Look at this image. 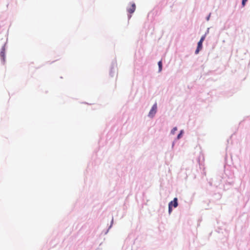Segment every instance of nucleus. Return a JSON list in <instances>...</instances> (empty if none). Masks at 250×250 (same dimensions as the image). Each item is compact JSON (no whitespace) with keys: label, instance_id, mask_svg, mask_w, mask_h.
<instances>
[{"label":"nucleus","instance_id":"f257e3e1","mask_svg":"<svg viewBox=\"0 0 250 250\" xmlns=\"http://www.w3.org/2000/svg\"><path fill=\"white\" fill-rule=\"evenodd\" d=\"M157 108V104H155L152 106V107L149 113V116L153 117L154 115V114L156 112Z\"/></svg>","mask_w":250,"mask_h":250},{"label":"nucleus","instance_id":"f03ea898","mask_svg":"<svg viewBox=\"0 0 250 250\" xmlns=\"http://www.w3.org/2000/svg\"><path fill=\"white\" fill-rule=\"evenodd\" d=\"M136 9V5L134 3H131L130 4V6L129 8H128L127 9V12L129 13V14H132L133 13H134V12L135 11Z\"/></svg>","mask_w":250,"mask_h":250},{"label":"nucleus","instance_id":"7ed1b4c3","mask_svg":"<svg viewBox=\"0 0 250 250\" xmlns=\"http://www.w3.org/2000/svg\"><path fill=\"white\" fill-rule=\"evenodd\" d=\"M202 43L201 42H198L197 47L196 48V50H195V54H198L199 52L202 49Z\"/></svg>","mask_w":250,"mask_h":250},{"label":"nucleus","instance_id":"20e7f679","mask_svg":"<svg viewBox=\"0 0 250 250\" xmlns=\"http://www.w3.org/2000/svg\"><path fill=\"white\" fill-rule=\"evenodd\" d=\"M172 202H173L172 206H173L174 208H176L178 206V199H177V198H174Z\"/></svg>","mask_w":250,"mask_h":250},{"label":"nucleus","instance_id":"39448f33","mask_svg":"<svg viewBox=\"0 0 250 250\" xmlns=\"http://www.w3.org/2000/svg\"><path fill=\"white\" fill-rule=\"evenodd\" d=\"M172 203L173 202H170L168 204V212L169 213L172 211Z\"/></svg>","mask_w":250,"mask_h":250},{"label":"nucleus","instance_id":"423d86ee","mask_svg":"<svg viewBox=\"0 0 250 250\" xmlns=\"http://www.w3.org/2000/svg\"><path fill=\"white\" fill-rule=\"evenodd\" d=\"M158 66H159V72L161 71L162 69V62L161 61L158 62Z\"/></svg>","mask_w":250,"mask_h":250},{"label":"nucleus","instance_id":"0eeeda50","mask_svg":"<svg viewBox=\"0 0 250 250\" xmlns=\"http://www.w3.org/2000/svg\"><path fill=\"white\" fill-rule=\"evenodd\" d=\"M0 57H1V59H2L3 61L4 62L5 54H4V51H1V52H0Z\"/></svg>","mask_w":250,"mask_h":250},{"label":"nucleus","instance_id":"6e6552de","mask_svg":"<svg viewBox=\"0 0 250 250\" xmlns=\"http://www.w3.org/2000/svg\"><path fill=\"white\" fill-rule=\"evenodd\" d=\"M205 39V35H204L201 37L199 42H204Z\"/></svg>","mask_w":250,"mask_h":250},{"label":"nucleus","instance_id":"1a4fd4ad","mask_svg":"<svg viewBox=\"0 0 250 250\" xmlns=\"http://www.w3.org/2000/svg\"><path fill=\"white\" fill-rule=\"evenodd\" d=\"M177 130V127H174L171 130V133L174 134L175 131Z\"/></svg>","mask_w":250,"mask_h":250},{"label":"nucleus","instance_id":"9d476101","mask_svg":"<svg viewBox=\"0 0 250 250\" xmlns=\"http://www.w3.org/2000/svg\"><path fill=\"white\" fill-rule=\"evenodd\" d=\"M247 0H242V4L243 5V6H245V3Z\"/></svg>","mask_w":250,"mask_h":250},{"label":"nucleus","instance_id":"9b49d317","mask_svg":"<svg viewBox=\"0 0 250 250\" xmlns=\"http://www.w3.org/2000/svg\"><path fill=\"white\" fill-rule=\"evenodd\" d=\"M182 132L181 131V132H180V133H179V134H178V136H177V138H178V139H180V137H181V136L182 135Z\"/></svg>","mask_w":250,"mask_h":250}]
</instances>
